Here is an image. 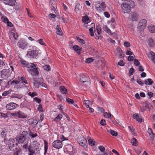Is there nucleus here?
I'll list each match as a JSON object with an SVG mask.
<instances>
[{
  "label": "nucleus",
  "instance_id": "36",
  "mask_svg": "<svg viewBox=\"0 0 155 155\" xmlns=\"http://www.w3.org/2000/svg\"><path fill=\"white\" fill-rule=\"evenodd\" d=\"M43 68L46 71H49L50 70V67L48 65H45L43 66Z\"/></svg>",
  "mask_w": 155,
  "mask_h": 155
},
{
  "label": "nucleus",
  "instance_id": "8",
  "mask_svg": "<svg viewBox=\"0 0 155 155\" xmlns=\"http://www.w3.org/2000/svg\"><path fill=\"white\" fill-rule=\"evenodd\" d=\"M17 45L20 48L24 49L28 45L27 43L23 40H21L18 42Z\"/></svg>",
  "mask_w": 155,
  "mask_h": 155
},
{
  "label": "nucleus",
  "instance_id": "62",
  "mask_svg": "<svg viewBox=\"0 0 155 155\" xmlns=\"http://www.w3.org/2000/svg\"><path fill=\"white\" fill-rule=\"evenodd\" d=\"M29 135L30 136H31L32 138H34L38 136L37 134H33L31 133Z\"/></svg>",
  "mask_w": 155,
  "mask_h": 155
},
{
  "label": "nucleus",
  "instance_id": "63",
  "mask_svg": "<svg viewBox=\"0 0 155 155\" xmlns=\"http://www.w3.org/2000/svg\"><path fill=\"white\" fill-rule=\"evenodd\" d=\"M40 85L42 87H45V88H47V86L46 84L44 82L40 83Z\"/></svg>",
  "mask_w": 155,
  "mask_h": 155
},
{
  "label": "nucleus",
  "instance_id": "19",
  "mask_svg": "<svg viewBox=\"0 0 155 155\" xmlns=\"http://www.w3.org/2000/svg\"><path fill=\"white\" fill-rule=\"evenodd\" d=\"M83 76V77H81L80 78L81 81L83 83L88 81V80H89L88 76L86 75H84Z\"/></svg>",
  "mask_w": 155,
  "mask_h": 155
},
{
  "label": "nucleus",
  "instance_id": "15",
  "mask_svg": "<svg viewBox=\"0 0 155 155\" xmlns=\"http://www.w3.org/2000/svg\"><path fill=\"white\" fill-rule=\"evenodd\" d=\"M16 2V0H4V3L5 4L10 6H13Z\"/></svg>",
  "mask_w": 155,
  "mask_h": 155
},
{
  "label": "nucleus",
  "instance_id": "45",
  "mask_svg": "<svg viewBox=\"0 0 155 155\" xmlns=\"http://www.w3.org/2000/svg\"><path fill=\"white\" fill-rule=\"evenodd\" d=\"M2 20L4 22H7L8 21V19L6 16H2L1 18Z\"/></svg>",
  "mask_w": 155,
  "mask_h": 155
},
{
  "label": "nucleus",
  "instance_id": "61",
  "mask_svg": "<svg viewBox=\"0 0 155 155\" xmlns=\"http://www.w3.org/2000/svg\"><path fill=\"white\" fill-rule=\"evenodd\" d=\"M149 98H151L153 96V94L151 92H149L147 93Z\"/></svg>",
  "mask_w": 155,
  "mask_h": 155
},
{
  "label": "nucleus",
  "instance_id": "28",
  "mask_svg": "<svg viewBox=\"0 0 155 155\" xmlns=\"http://www.w3.org/2000/svg\"><path fill=\"white\" fill-rule=\"evenodd\" d=\"M60 90L61 92L63 94H65L67 92V89L64 86L60 87Z\"/></svg>",
  "mask_w": 155,
  "mask_h": 155
},
{
  "label": "nucleus",
  "instance_id": "42",
  "mask_svg": "<svg viewBox=\"0 0 155 155\" xmlns=\"http://www.w3.org/2000/svg\"><path fill=\"white\" fill-rule=\"evenodd\" d=\"M28 94L32 97H33L35 96H36L37 95V93L35 92H30Z\"/></svg>",
  "mask_w": 155,
  "mask_h": 155
},
{
  "label": "nucleus",
  "instance_id": "30",
  "mask_svg": "<svg viewBox=\"0 0 155 155\" xmlns=\"http://www.w3.org/2000/svg\"><path fill=\"white\" fill-rule=\"evenodd\" d=\"M131 143L134 146H137L138 144L137 142V140L134 138L132 139L131 140Z\"/></svg>",
  "mask_w": 155,
  "mask_h": 155
},
{
  "label": "nucleus",
  "instance_id": "64",
  "mask_svg": "<svg viewBox=\"0 0 155 155\" xmlns=\"http://www.w3.org/2000/svg\"><path fill=\"white\" fill-rule=\"evenodd\" d=\"M133 52L127 50V51L126 52V54L127 55H129L130 56H131L133 54Z\"/></svg>",
  "mask_w": 155,
  "mask_h": 155
},
{
  "label": "nucleus",
  "instance_id": "4",
  "mask_svg": "<svg viewBox=\"0 0 155 155\" xmlns=\"http://www.w3.org/2000/svg\"><path fill=\"white\" fill-rule=\"evenodd\" d=\"M122 11L125 13H128L131 11V8L128 4L126 3H123L121 5Z\"/></svg>",
  "mask_w": 155,
  "mask_h": 155
},
{
  "label": "nucleus",
  "instance_id": "12",
  "mask_svg": "<svg viewBox=\"0 0 155 155\" xmlns=\"http://www.w3.org/2000/svg\"><path fill=\"white\" fill-rule=\"evenodd\" d=\"M65 148L69 154H73L74 153L73 147L72 145H66L65 146Z\"/></svg>",
  "mask_w": 155,
  "mask_h": 155
},
{
  "label": "nucleus",
  "instance_id": "35",
  "mask_svg": "<svg viewBox=\"0 0 155 155\" xmlns=\"http://www.w3.org/2000/svg\"><path fill=\"white\" fill-rule=\"evenodd\" d=\"M149 45L150 47L153 46L154 45L153 40L152 39L150 38L149 39L148 41Z\"/></svg>",
  "mask_w": 155,
  "mask_h": 155
},
{
  "label": "nucleus",
  "instance_id": "51",
  "mask_svg": "<svg viewBox=\"0 0 155 155\" xmlns=\"http://www.w3.org/2000/svg\"><path fill=\"white\" fill-rule=\"evenodd\" d=\"M128 127L129 128L131 132H132L134 135H135L136 134L134 133V129L132 127L130 126H128Z\"/></svg>",
  "mask_w": 155,
  "mask_h": 155
},
{
  "label": "nucleus",
  "instance_id": "38",
  "mask_svg": "<svg viewBox=\"0 0 155 155\" xmlns=\"http://www.w3.org/2000/svg\"><path fill=\"white\" fill-rule=\"evenodd\" d=\"M10 35H13L14 39L15 40H17L18 39V35L17 34H16V35L15 33H14L13 32H11L10 33Z\"/></svg>",
  "mask_w": 155,
  "mask_h": 155
},
{
  "label": "nucleus",
  "instance_id": "18",
  "mask_svg": "<svg viewBox=\"0 0 155 155\" xmlns=\"http://www.w3.org/2000/svg\"><path fill=\"white\" fill-rule=\"evenodd\" d=\"M56 29L57 34L59 35H62L63 34V32L59 25H57Z\"/></svg>",
  "mask_w": 155,
  "mask_h": 155
},
{
  "label": "nucleus",
  "instance_id": "31",
  "mask_svg": "<svg viewBox=\"0 0 155 155\" xmlns=\"http://www.w3.org/2000/svg\"><path fill=\"white\" fill-rule=\"evenodd\" d=\"M34 85L37 88H39V87L40 83H38L37 81L34 80L32 82Z\"/></svg>",
  "mask_w": 155,
  "mask_h": 155
},
{
  "label": "nucleus",
  "instance_id": "56",
  "mask_svg": "<svg viewBox=\"0 0 155 155\" xmlns=\"http://www.w3.org/2000/svg\"><path fill=\"white\" fill-rule=\"evenodd\" d=\"M21 80L22 82L25 83V84H27V82L25 78L24 77H22L21 78Z\"/></svg>",
  "mask_w": 155,
  "mask_h": 155
},
{
  "label": "nucleus",
  "instance_id": "13",
  "mask_svg": "<svg viewBox=\"0 0 155 155\" xmlns=\"http://www.w3.org/2000/svg\"><path fill=\"white\" fill-rule=\"evenodd\" d=\"M17 104L14 103H10L8 104L6 106V108L8 110H12L15 108Z\"/></svg>",
  "mask_w": 155,
  "mask_h": 155
},
{
  "label": "nucleus",
  "instance_id": "41",
  "mask_svg": "<svg viewBox=\"0 0 155 155\" xmlns=\"http://www.w3.org/2000/svg\"><path fill=\"white\" fill-rule=\"evenodd\" d=\"M110 133L113 136H116L117 135V132L114 131V130H110Z\"/></svg>",
  "mask_w": 155,
  "mask_h": 155
},
{
  "label": "nucleus",
  "instance_id": "40",
  "mask_svg": "<svg viewBox=\"0 0 155 155\" xmlns=\"http://www.w3.org/2000/svg\"><path fill=\"white\" fill-rule=\"evenodd\" d=\"M12 98H17L19 99H21V96L18 94H13L11 96Z\"/></svg>",
  "mask_w": 155,
  "mask_h": 155
},
{
  "label": "nucleus",
  "instance_id": "17",
  "mask_svg": "<svg viewBox=\"0 0 155 155\" xmlns=\"http://www.w3.org/2000/svg\"><path fill=\"white\" fill-rule=\"evenodd\" d=\"M73 49L79 54H80L81 52L80 51L82 49V48L79 46L78 45H75L73 46Z\"/></svg>",
  "mask_w": 155,
  "mask_h": 155
},
{
  "label": "nucleus",
  "instance_id": "59",
  "mask_svg": "<svg viewBox=\"0 0 155 155\" xmlns=\"http://www.w3.org/2000/svg\"><path fill=\"white\" fill-rule=\"evenodd\" d=\"M124 45L127 47H129L130 46V44L128 42L126 41L124 42Z\"/></svg>",
  "mask_w": 155,
  "mask_h": 155
},
{
  "label": "nucleus",
  "instance_id": "5",
  "mask_svg": "<svg viewBox=\"0 0 155 155\" xmlns=\"http://www.w3.org/2000/svg\"><path fill=\"white\" fill-rule=\"evenodd\" d=\"M38 51L36 50L29 51L27 52V55L29 57L37 58L38 57Z\"/></svg>",
  "mask_w": 155,
  "mask_h": 155
},
{
  "label": "nucleus",
  "instance_id": "43",
  "mask_svg": "<svg viewBox=\"0 0 155 155\" xmlns=\"http://www.w3.org/2000/svg\"><path fill=\"white\" fill-rule=\"evenodd\" d=\"M11 91L10 90H9L8 91H5L4 93H3L2 94V95L4 96H6L8 94H9L11 92Z\"/></svg>",
  "mask_w": 155,
  "mask_h": 155
},
{
  "label": "nucleus",
  "instance_id": "25",
  "mask_svg": "<svg viewBox=\"0 0 155 155\" xmlns=\"http://www.w3.org/2000/svg\"><path fill=\"white\" fill-rule=\"evenodd\" d=\"M82 21L85 24H87L90 22L88 17L87 16H84L82 18Z\"/></svg>",
  "mask_w": 155,
  "mask_h": 155
},
{
  "label": "nucleus",
  "instance_id": "54",
  "mask_svg": "<svg viewBox=\"0 0 155 155\" xmlns=\"http://www.w3.org/2000/svg\"><path fill=\"white\" fill-rule=\"evenodd\" d=\"M134 56H128V60L130 61H132L134 59Z\"/></svg>",
  "mask_w": 155,
  "mask_h": 155
},
{
  "label": "nucleus",
  "instance_id": "47",
  "mask_svg": "<svg viewBox=\"0 0 155 155\" xmlns=\"http://www.w3.org/2000/svg\"><path fill=\"white\" fill-rule=\"evenodd\" d=\"M116 55L118 57L120 58H121L123 57V54L122 51L119 52H117Z\"/></svg>",
  "mask_w": 155,
  "mask_h": 155
},
{
  "label": "nucleus",
  "instance_id": "37",
  "mask_svg": "<svg viewBox=\"0 0 155 155\" xmlns=\"http://www.w3.org/2000/svg\"><path fill=\"white\" fill-rule=\"evenodd\" d=\"M66 101L69 104H73L74 102L73 100L71 99L68 97H67L66 99Z\"/></svg>",
  "mask_w": 155,
  "mask_h": 155
},
{
  "label": "nucleus",
  "instance_id": "11",
  "mask_svg": "<svg viewBox=\"0 0 155 155\" xmlns=\"http://www.w3.org/2000/svg\"><path fill=\"white\" fill-rule=\"evenodd\" d=\"M26 135L22 134L18 136L16 138V140L18 141L19 143H23L26 139Z\"/></svg>",
  "mask_w": 155,
  "mask_h": 155
},
{
  "label": "nucleus",
  "instance_id": "6",
  "mask_svg": "<svg viewBox=\"0 0 155 155\" xmlns=\"http://www.w3.org/2000/svg\"><path fill=\"white\" fill-rule=\"evenodd\" d=\"M52 147L56 149H59L62 147V143L61 141L57 140L54 141L52 143Z\"/></svg>",
  "mask_w": 155,
  "mask_h": 155
},
{
  "label": "nucleus",
  "instance_id": "33",
  "mask_svg": "<svg viewBox=\"0 0 155 155\" xmlns=\"http://www.w3.org/2000/svg\"><path fill=\"white\" fill-rule=\"evenodd\" d=\"M103 29L108 33H111L110 30L106 26H103Z\"/></svg>",
  "mask_w": 155,
  "mask_h": 155
},
{
  "label": "nucleus",
  "instance_id": "22",
  "mask_svg": "<svg viewBox=\"0 0 155 155\" xmlns=\"http://www.w3.org/2000/svg\"><path fill=\"white\" fill-rule=\"evenodd\" d=\"M133 117L134 119H136L139 122L142 121V119L139 118V116L138 114H133Z\"/></svg>",
  "mask_w": 155,
  "mask_h": 155
},
{
  "label": "nucleus",
  "instance_id": "9",
  "mask_svg": "<svg viewBox=\"0 0 155 155\" xmlns=\"http://www.w3.org/2000/svg\"><path fill=\"white\" fill-rule=\"evenodd\" d=\"M15 140L14 138H11L8 140V147L10 150H14L13 148L16 144Z\"/></svg>",
  "mask_w": 155,
  "mask_h": 155
},
{
  "label": "nucleus",
  "instance_id": "10",
  "mask_svg": "<svg viewBox=\"0 0 155 155\" xmlns=\"http://www.w3.org/2000/svg\"><path fill=\"white\" fill-rule=\"evenodd\" d=\"M96 8L97 10H104V9L106 8L105 3L102 2L101 3H97L95 5Z\"/></svg>",
  "mask_w": 155,
  "mask_h": 155
},
{
  "label": "nucleus",
  "instance_id": "2",
  "mask_svg": "<svg viewBox=\"0 0 155 155\" xmlns=\"http://www.w3.org/2000/svg\"><path fill=\"white\" fill-rule=\"evenodd\" d=\"M27 66V68H32L31 69H30L29 71L33 76H34V74L38 75L39 74V72L37 67V64H35L33 63H30V64H28Z\"/></svg>",
  "mask_w": 155,
  "mask_h": 155
},
{
  "label": "nucleus",
  "instance_id": "39",
  "mask_svg": "<svg viewBox=\"0 0 155 155\" xmlns=\"http://www.w3.org/2000/svg\"><path fill=\"white\" fill-rule=\"evenodd\" d=\"M93 61V59L92 58H88L86 60L85 62L87 63H90L91 62H92Z\"/></svg>",
  "mask_w": 155,
  "mask_h": 155
},
{
  "label": "nucleus",
  "instance_id": "27",
  "mask_svg": "<svg viewBox=\"0 0 155 155\" xmlns=\"http://www.w3.org/2000/svg\"><path fill=\"white\" fill-rule=\"evenodd\" d=\"M151 58L153 62L155 64V53L152 51L150 52Z\"/></svg>",
  "mask_w": 155,
  "mask_h": 155
},
{
  "label": "nucleus",
  "instance_id": "49",
  "mask_svg": "<svg viewBox=\"0 0 155 155\" xmlns=\"http://www.w3.org/2000/svg\"><path fill=\"white\" fill-rule=\"evenodd\" d=\"M89 30L90 31V35L91 36L93 37L94 36L93 29V28H90Z\"/></svg>",
  "mask_w": 155,
  "mask_h": 155
},
{
  "label": "nucleus",
  "instance_id": "21",
  "mask_svg": "<svg viewBox=\"0 0 155 155\" xmlns=\"http://www.w3.org/2000/svg\"><path fill=\"white\" fill-rule=\"evenodd\" d=\"M153 83V81L151 79H148L144 81V83L146 85H150Z\"/></svg>",
  "mask_w": 155,
  "mask_h": 155
},
{
  "label": "nucleus",
  "instance_id": "58",
  "mask_svg": "<svg viewBox=\"0 0 155 155\" xmlns=\"http://www.w3.org/2000/svg\"><path fill=\"white\" fill-rule=\"evenodd\" d=\"M137 82L139 84L141 85H143V81L141 80L140 79H139L138 80H137Z\"/></svg>",
  "mask_w": 155,
  "mask_h": 155
},
{
  "label": "nucleus",
  "instance_id": "60",
  "mask_svg": "<svg viewBox=\"0 0 155 155\" xmlns=\"http://www.w3.org/2000/svg\"><path fill=\"white\" fill-rule=\"evenodd\" d=\"M118 64L120 66H123L124 65V63L123 61H120L118 62Z\"/></svg>",
  "mask_w": 155,
  "mask_h": 155
},
{
  "label": "nucleus",
  "instance_id": "29",
  "mask_svg": "<svg viewBox=\"0 0 155 155\" xmlns=\"http://www.w3.org/2000/svg\"><path fill=\"white\" fill-rule=\"evenodd\" d=\"M127 4L130 5L131 8H134L135 5L134 2L132 1H129Z\"/></svg>",
  "mask_w": 155,
  "mask_h": 155
},
{
  "label": "nucleus",
  "instance_id": "26",
  "mask_svg": "<svg viewBox=\"0 0 155 155\" xmlns=\"http://www.w3.org/2000/svg\"><path fill=\"white\" fill-rule=\"evenodd\" d=\"M8 130L7 129L3 130L1 133V135L2 137L5 139L6 136L8 135Z\"/></svg>",
  "mask_w": 155,
  "mask_h": 155
},
{
  "label": "nucleus",
  "instance_id": "32",
  "mask_svg": "<svg viewBox=\"0 0 155 155\" xmlns=\"http://www.w3.org/2000/svg\"><path fill=\"white\" fill-rule=\"evenodd\" d=\"M44 142L45 143V153H44L45 154L47 151V150L48 149V143L45 140H44Z\"/></svg>",
  "mask_w": 155,
  "mask_h": 155
},
{
  "label": "nucleus",
  "instance_id": "16",
  "mask_svg": "<svg viewBox=\"0 0 155 155\" xmlns=\"http://www.w3.org/2000/svg\"><path fill=\"white\" fill-rule=\"evenodd\" d=\"M139 18V15L136 13H133L131 15V19L133 21H137Z\"/></svg>",
  "mask_w": 155,
  "mask_h": 155
},
{
  "label": "nucleus",
  "instance_id": "34",
  "mask_svg": "<svg viewBox=\"0 0 155 155\" xmlns=\"http://www.w3.org/2000/svg\"><path fill=\"white\" fill-rule=\"evenodd\" d=\"M104 116L106 118L111 119V114L110 113L105 112L104 114Z\"/></svg>",
  "mask_w": 155,
  "mask_h": 155
},
{
  "label": "nucleus",
  "instance_id": "14",
  "mask_svg": "<svg viewBox=\"0 0 155 155\" xmlns=\"http://www.w3.org/2000/svg\"><path fill=\"white\" fill-rule=\"evenodd\" d=\"M18 117L20 118H26L27 117L26 114L21 111H17Z\"/></svg>",
  "mask_w": 155,
  "mask_h": 155
},
{
  "label": "nucleus",
  "instance_id": "44",
  "mask_svg": "<svg viewBox=\"0 0 155 155\" xmlns=\"http://www.w3.org/2000/svg\"><path fill=\"white\" fill-rule=\"evenodd\" d=\"M134 72V69L132 68H131L129 70V74L130 75H133Z\"/></svg>",
  "mask_w": 155,
  "mask_h": 155
},
{
  "label": "nucleus",
  "instance_id": "48",
  "mask_svg": "<svg viewBox=\"0 0 155 155\" xmlns=\"http://www.w3.org/2000/svg\"><path fill=\"white\" fill-rule=\"evenodd\" d=\"M97 32L98 35H100L101 33V28L100 26H98L97 27Z\"/></svg>",
  "mask_w": 155,
  "mask_h": 155
},
{
  "label": "nucleus",
  "instance_id": "46",
  "mask_svg": "<svg viewBox=\"0 0 155 155\" xmlns=\"http://www.w3.org/2000/svg\"><path fill=\"white\" fill-rule=\"evenodd\" d=\"M134 64L136 66H138L140 64L139 61L136 59H134Z\"/></svg>",
  "mask_w": 155,
  "mask_h": 155
},
{
  "label": "nucleus",
  "instance_id": "55",
  "mask_svg": "<svg viewBox=\"0 0 155 155\" xmlns=\"http://www.w3.org/2000/svg\"><path fill=\"white\" fill-rule=\"evenodd\" d=\"M98 148L102 152L104 151L105 150L104 147L102 146H99L98 147Z\"/></svg>",
  "mask_w": 155,
  "mask_h": 155
},
{
  "label": "nucleus",
  "instance_id": "23",
  "mask_svg": "<svg viewBox=\"0 0 155 155\" xmlns=\"http://www.w3.org/2000/svg\"><path fill=\"white\" fill-rule=\"evenodd\" d=\"M149 31L151 33L155 32V26L154 25H151L148 27Z\"/></svg>",
  "mask_w": 155,
  "mask_h": 155
},
{
  "label": "nucleus",
  "instance_id": "24",
  "mask_svg": "<svg viewBox=\"0 0 155 155\" xmlns=\"http://www.w3.org/2000/svg\"><path fill=\"white\" fill-rule=\"evenodd\" d=\"M92 103L93 102L89 100H85L84 101V104L87 108L89 107V106L91 105Z\"/></svg>",
  "mask_w": 155,
  "mask_h": 155
},
{
  "label": "nucleus",
  "instance_id": "20",
  "mask_svg": "<svg viewBox=\"0 0 155 155\" xmlns=\"http://www.w3.org/2000/svg\"><path fill=\"white\" fill-rule=\"evenodd\" d=\"M29 124L33 126V125H36L38 123V121L36 120H34L32 119H30L29 120Z\"/></svg>",
  "mask_w": 155,
  "mask_h": 155
},
{
  "label": "nucleus",
  "instance_id": "1",
  "mask_svg": "<svg viewBox=\"0 0 155 155\" xmlns=\"http://www.w3.org/2000/svg\"><path fill=\"white\" fill-rule=\"evenodd\" d=\"M40 144L36 141H34L29 146L28 151H30L34 153L33 151H35L36 153L39 151L40 148L39 147Z\"/></svg>",
  "mask_w": 155,
  "mask_h": 155
},
{
  "label": "nucleus",
  "instance_id": "3",
  "mask_svg": "<svg viewBox=\"0 0 155 155\" xmlns=\"http://www.w3.org/2000/svg\"><path fill=\"white\" fill-rule=\"evenodd\" d=\"M78 142L80 146L84 148H86L87 147V143L86 139L82 135L79 136L77 139Z\"/></svg>",
  "mask_w": 155,
  "mask_h": 155
},
{
  "label": "nucleus",
  "instance_id": "57",
  "mask_svg": "<svg viewBox=\"0 0 155 155\" xmlns=\"http://www.w3.org/2000/svg\"><path fill=\"white\" fill-rule=\"evenodd\" d=\"M34 100L36 102L38 103H40L41 102V100L39 98L36 97L34 98Z\"/></svg>",
  "mask_w": 155,
  "mask_h": 155
},
{
  "label": "nucleus",
  "instance_id": "7",
  "mask_svg": "<svg viewBox=\"0 0 155 155\" xmlns=\"http://www.w3.org/2000/svg\"><path fill=\"white\" fill-rule=\"evenodd\" d=\"M147 21L145 19L140 20L138 23V27L141 30L144 29L147 26Z\"/></svg>",
  "mask_w": 155,
  "mask_h": 155
},
{
  "label": "nucleus",
  "instance_id": "53",
  "mask_svg": "<svg viewBox=\"0 0 155 155\" xmlns=\"http://www.w3.org/2000/svg\"><path fill=\"white\" fill-rule=\"evenodd\" d=\"M21 63L23 65L25 66L26 67H27V65L28 64H30V63H27L26 61H21Z\"/></svg>",
  "mask_w": 155,
  "mask_h": 155
},
{
  "label": "nucleus",
  "instance_id": "50",
  "mask_svg": "<svg viewBox=\"0 0 155 155\" xmlns=\"http://www.w3.org/2000/svg\"><path fill=\"white\" fill-rule=\"evenodd\" d=\"M77 40L79 42H81L82 44H85V42L84 40L79 38H77Z\"/></svg>",
  "mask_w": 155,
  "mask_h": 155
},
{
  "label": "nucleus",
  "instance_id": "52",
  "mask_svg": "<svg viewBox=\"0 0 155 155\" xmlns=\"http://www.w3.org/2000/svg\"><path fill=\"white\" fill-rule=\"evenodd\" d=\"M100 123L101 125L102 126L105 125L106 124L105 120L103 119L101 120Z\"/></svg>",
  "mask_w": 155,
  "mask_h": 155
}]
</instances>
